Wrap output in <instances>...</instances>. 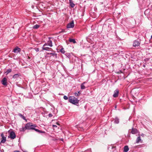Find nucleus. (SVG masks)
I'll use <instances>...</instances> for the list:
<instances>
[{"label":"nucleus","mask_w":152,"mask_h":152,"mask_svg":"<svg viewBox=\"0 0 152 152\" xmlns=\"http://www.w3.org/2000/svg\"><path fill=\"white\" fill-rule=\"evenodd\" d=\"M69 101L70 103L75 105L78 104L79 102V100L74 96L69 97Z\"/></svg>","instance_id":"nucleus-1"},{"label":"nucleus","mask_w":152,"mask_h":152,"mask_svg":"<svg viewBox=\"0 0 152 152\" xmlns=\"http://www.w3.org/2000/svg\"><path fill=\"white\" fill-rule=\"evenodd\" d=\"M16 135L15 132H11L10 133L9 137H10L11 139H13L15 138Z\"/></svg>","instance_id":"nucleus-2"},{"label":"nucleus","mask_w":152,"mask_h":152,"mask_svg":"<svg viewBox=\"0 0 152 152\" xmlns=\"http://www.w3.org/2000/svg\"><path fill=\"white\" fill-rule=\"evenodd\" d=\"M25 126L27 129H30L31 126H36V125H34L32 124V123H29L27 124Z\"/></svg>","instance_id":"nucleus-3"},{"label":"nucleus","mask_w":152,"mask_h":152,"mask_svg":"<svg viewBox=\"0 0 152 152\" xmlns=\"http://www.w3.org/2000/svg\"><path fill=\"white\" fill-rule=\"evenodd\" d=\"M7 79L6 77H4L1 81V83L4 86H7Z\"/></svg>","instance_id":"nucleus-4"},{"label":"nucleus","mask_w":152,"mask_h":152,"mask_svg":"<svg viewBox=\"0 0 152 152\" xmlns=\"http://www.w3.org/2000/svg\"><path fill=\"white\" fill-rule=\"evenodd\" d=\"M1 143H4L6 141V137H5L3 133L1 134Z\"/></svg>","instance_id":"nucleus-5"},{"label":"nucleus","mask_w":152,"mask_h":152,"mask_svg":"<svg viewBox=\"0 0 152 152\" xmlns=\"http://www.w3.org/2000/svg\"><path fill=\"white\" fill-rule=\"evenodd\" d=\"M48 46L50 47H52L53 44L52 41L50 40H48L47 43H46L44 44V46Z\"/></svg>","instance_id":"nucleus-6"},{"label":"nucleus","mask_w":152,"mask_h":152,"mask_svg":"<svg viewBox=\"0 0 152 152\" xmlns=\"http://www.w3.org/2000/svg\"><path fill=\"white\" fill-rule=\"evenodd\" d=\"M74 26V24L73 21L68 23L67 26V27L68 28H73Z\"/></svg>","instance_id":"nucleus-7"},{"label":"nucleus","mask_w":152,"mask_h":152,"mask_svg":"<svg viewBox=\"0 0 152 152\" xmlns=\"http://www.w3.org/2000/svg\"><path fill=\"white\" fill-rule=\"evenodd\" d=\"M47 46H44V45L42 48V50L49 51L51 50H52V49L51 48H49L48 47H47Z\"/></svg>","instance_id":"nucleus-8"},{"label":"nucleus","mask_w":152,"mask_h":152,"mask_svg":"<svg viewBox=\"0 0 152 152\" xmlns=\"http://www.w3.org/2000/svg\"><path fill=\"white\" fill-rule=\"evenodd\" d=\"M119 91L118 89H116L114 91V94L113 95V96L114 97H117L118 95Z\"/></svg>","instance_id":"nucleus-9"},{"label":"nucleus","mask_w":152,"mask_h":152,"mask_svg":"<svg viewBox=\"0 0 152 152\" xmlns=\"http://www.w3.org/2000/svg\"><path fill=\"white\" fill-rule=\"evenodd\" d=\"M21 49L18 47H16L13 50V52L15 53H18L20 51Z\"/></svg>","instance_id":"nucleus-10"},{"label":"nucleus","mask_w":152,"mask_h":152,"mask_svg":"<svg viewBox=\"0 0 152 152\" xmlns=\"http://www.w3.org/2000/svg\"><path fill=\"white\" fill-rule=\"evenodd\" d=\"M140 44V42L138 41L135 40V41L133 43V46L134 47H136L138 46Z\"/></svg>","instance_id":"nucleus-11"},{"label":"nucleus","mask_w":152,"mask_h":152,"mask_svg":"<svg viewBox=\"0 0 152 152\" xmlns=\"http://www.w3.org/2000/svg\"><path fill=\"white\" fill-rule=\"evenodd\" d=\"M86 83V82H84L81 85V89H84L86 88V87L84 86V84Z\"/></svg>","instance_id":"nucleus-12"},{"label":"nucleus","mask_w":152,"mask_h":152,"mask_svg":"<svg viewBox=\"0 0 152 152\" xmlns=\"http://www.w3.org/2000/svg\"><path fill=\"white\" fill-rule=\"evenodd\" d=\"M70 5L72 7H73L75 6V4L73 3L72 0H69Z\"/></svg>","instance_id":"nucleus-13"},{"label":"nucleus","mask_w":152,"mask_h":152,"mask_svg":"<svg viewBox=\"0 0 152 152\" xmlns=\"http://www.w3.org/2000/svg\"><path fill=\"white\" fill-rule=\"evenodd\" d=\"M26 129H27L25 126V127H23L22 128H20V131L21 132H24Z\"/></svg>","instance_id":"nucleus-14"},{"label":"nucleus","mask_w":152,"mask_h":152,"mask_svg":"<svg viewBox=\"0 0 152 152\" xmlns=\"http://www.w3.org/2000/svg\"><path fill=\"white\" fill-rule=\"evenodd\" d=\"M129 150V148L127 146H125L124 148V152H127Z\"/></svg>","instance_id":"nucleus-15"},{"label":"nucleus","mask_w":152,"mask_h":152,"mask_svg":"<svg viewBox=\"0 0 152 152\" xmlns=\"http://www.w3.org/2000/svg\"><path fill=\"white\" fill-rule=\"evenodd\" d=\"M131 132L132 134H135L137 133V130L136 129H132Z\"/></svg>","instance_id":"nucleus-16"},{"label":"nucleus","mask_w":152,"mask_h":152,"mask_svg":"<svg viewBox=\"0 0 152 152\" xmlns=\"http://www.w3.org/2000/svg\"><path fill=\"white\" fill-rule=\"evenodd\" d=\"M34 130H35L36 131L38 132L39 133H44L45 132L44 131H42L41 130H40L38 129H36L35 128Z\"/></svg>","instance_id":"nucleus-17"},{"label":"nucleus","mask_w":152,"mask_h":152,"mask_svg":"<svg viewBox=\"0 0 152 152\" xmlns=\"http://www.w3.org/2000/svg\"><path fill=\"white\" fill-rule=\"evenodd\" d=\"M40 27V26L39 25L36 24L33 26V28L34 29H37Z\"/></svg>","instance_id":"nucleus-18"},{"label":"nucleus","mask_w":152,"mask_h":152,"mask_svg":"<svg viewBox=\"0 0 152 152\" xmlns=\"http://www.w3.org/2000/svg\"><path fill=\"white\" fill-rule=\"evenodd\" d=\"M141 140V139L140 136L138 137L137 139L136 140V142L137 143H139V142Z\"/></svg>","instance_id":"nucleus-19"},{"label":"nucleus","mask_w":152,"mask_h":152,"mask_svg":"<svg viewBox=\"0 0 152 152\" xmlns=\"http://www.w3.org/2000/svg\"><path fill=\"white\" fill-rule=\"evenodd\" d=\"M19 74H16L13 75V78L14 79L18 77H19Z\"/></svg>","instance_id":"nucleus-20"},{"label":"nucleus","mask_w":152,"mask_h":152,"mask_svg":"<svg viewBox=\"0 0 152 152\" xmlns=\"http://www.w3.org/2000/svg\"><path fill=\"white\" fill-rule=\"evenodd\" d=\"M69 41L70 42H73L74 43H75L76 42L75 39H70Z\"/></svg>","instance_id":"nucleus-21"},{"label":"nucleus","mask_w":152,"mask_h":152,"mask_svg":"<svg viewBox=\"0 0 152 152\" xmlns=\"http://www.w3.org/2000/svg\"><path fill=\"white\" fill-rule=\"evenodd\" d=\"M60 51L61 52V53H64L65 52V51L64 50V49L63 48H62L60 50Z\"/></svg>","instance_id":"nucleus-22"},{"label":"nucleus","mask_w":152,"mask_h":152,"mask_svg":"<svg viewBox=\"0 0 152 152\" xmlns=\"http://www.w3.org/2000/svg\"><path fill=\"white\" fill-rule=\"evenodd\" d=\"M114 122L116 124H118L119 122V119L118 118H116L115 119Z\"/></svg>","instance_id":"nucleus-23"},{"label":"nucleus","mask_w":152,"mask_h":152,"mask_svg":"<svg viewBox=\"0 0 152 152\" xmlns=\"http://www.w3.org/2000/svg\"><path fill=\"white\" fill-rule=\"evenodd\" d=\"M11 72V69H8L7 70V72H6V73H7V74H8L10 72Z\"/></svg>","instance_id":"nucleus-24"},{"label":"nucleus","mask_w":152,"mask_h":152,"mask_svg":"<svg viewBox=\"0 0 152 152\" xmlns=\"http://www.w3.org/2000/svg\"><path fill=\"white\" fill-rule=\"evenodd\" d=\"M80 94V93L79 91L77 93H76V92L75 93V94H74L75 95V96H78L79 94Z\"/></svg>","instance_id":"nucleus-25"},{"label":"nucleus","mask_w":152,"mask_h":152,"mask_svg":"<svg viewBox=\"0 0 152 152\" xmlns=\"http://www.w3.org/2000/svg\"><path fill=\"white\" fill-rule=\"evenodd\" d=\"M63 98L65 100H67L68 99V97L66 96H64Z\"/></svg>","instance_id":"nucleus-26"},{"label":"nucleus","mask_w":152,"mask_h":152,"mask_svg":"<svg viewBox=\"0 0 152 152\" xmlns=\"http://www.w3.org/2000/svg\"><path fill=\"white\" fill-rule=\"evenodd\" d=\"M36 127V126H31V128H30V129H33L34 130L35 129L34 127Z\"/></svg>","instance_id":"nucleus-27"},{"label":"nucleus","mask_w":152,"mask_h":152,"mask_svg":"<svg viewBox=\"0 0 152 152\" xmlns=\"http://www.w3.org/2000/svg\"><path fill=\"white\" fill-rule=\"evenodd\" d=\"M35 51L37 52H38L39 50V49L38 48H35Z\"/></svg>","instance_id":"nucleus-28"},{"label":"nucleus","mask_w":152,"mask_h":152,"mask_svg":"<svg viewBox=\"0 0 152 152\" xmlns=\"http://www.w3.org/2000/svg\"><path fill=\"white\" fill-rule=\"evenodd\" d=\"M53 127H55V128H56V127H57V126L56 125H53Z\"/></svg>","instance_id":"nucleus-29"},{"label":"nucleus","mask_w":152,"mask_h":152,"mask_svg":"<svg viewBox=\"0 0 152 152\" xmlns=\"http://www.w3.org/2000/svg\"><path fill=\"white\" fill-rule=\"evenodd\" d=\"M49 117H51L52 116V115L51 113L49 114Z\"/></svg>","instance_id":"nucleus-30"},{"label":"nucleus","mask_w":152,"mask_h":152,"mask_svg":"<svg viewBox=\"0 0 152 152\" xmlns=\"http://www.w3.org/2000/svg\"><path fill=\"white\" fill-rule=\"evenodd\" d=\"M19 115L22 117L23 116L21 114H19Z\"/></svg>","instance_id":"nucleus-31"},{"label":"nucleus","mask_w":152,"mask_h":152,"mask_svg":"<svg viewBox=\"0 0 152 152\" xmlns=\"http://www.w3.org/2000/svg\"><path fill=\"white\" fill-rule=\"evenodd\" d=\"M24 120H25L26 119L25 118V117L23 116L22 117Z\"/></svg>","instance_id":"nucleus-32"},{"label":"nucleus","mask_w":152,"mask_h":152,"mask_svg":"<svg viewBox=\"0 0 152 152\" xmlns=\"http://www.w3.org/2000/svg\"><path fill=\"white\" fill-rule=\"evenodd\" d=\"M56 124L58 126H59V124L58 123H56Z\"/></svg>","instance_id":"nucleus-33"},{"label":"nucleus","mask_w":152,"mask_h":152,"mask_svg":"<svg viewBox=\"0 0 152 152\" xmlns=\"http://www.w3.org/2000/svg\"><path fill=\"white\" fill-rule=\"evenodd\" d=\"M48 54H53V53H48Z\"/></svg>","instance_id":"nucleus-34"},{"label":"nucleus","mask_w":152,"mask_h":152,"mask_svg":"<svg viewBox=\"0 0 152 152\" xmlns=\"http://www.w3.org/2000/svg\"><path fill=\"white\" fill-rule=\"evenodd\" d=\"M141 135L142 136H144V134H142Z\"/></svg>","instance_id":"nucleus-35"},{"label":"nucleus","mask_w":152,"mask_h":152,"mask_svg":"<svg viewBox=\"0 0 152 152\" xmlns=\"http://www.w3.org/2000/svg\"><path fill=\"white\" fill-rule=\"evenodd\" d=\"M151 38H152V35L151 36Z\"/></svg>","instance_id":"nucleus-36"}]
</instances>
